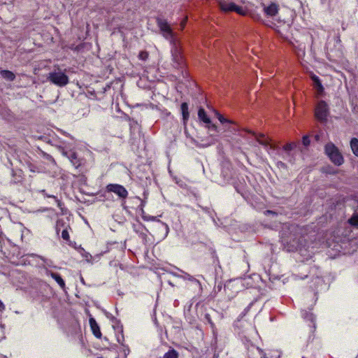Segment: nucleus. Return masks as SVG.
Returning a JSON list of instances; mask_svg holds the SVG:
<instances>
[{
    "label": "nucleus",
    "mask_w": 358,
    "mask_h": 358,
    "mask_svg": "<svg viewBox=\"0 0 358 358\" xmlns=\"http://www.w3.org/2000/svg\"><path fill=\"white\" fill-rule=\"evenodd\" d=\"M171 55L173 66L179 70L183 77L187 76V73L185 71L186 62L180 48L175 45L171 50Z\"/></svg>",
    "instance_id": "1"
},
{
    "label": "nucleus",
    "mask_w": 358,
    "mask_h": 358,
    "mask_svg": "<svg viewBox=\"0 0 358 358\" xmlns=\"http://www.w3.org/2000/svg\"><path fill=\"white\" fill-rule=\"evenodd\" d=\"M324 150L327 155L335 165L341 166L343 164V157L334 143H327L324 147Z\"/></svg>",
    "instance_id": "2"
},
{
    "label": "nucleus",
    "mask_w": 358,
    "mask_h": 358,
    "mask_svg": "<svg viewBox=\"0 0 358 358\" xmlns=\"http://www.w3.org/2000/svg\"><path fill=\"white\" fill-rule=\"evenodd\" d=\"M329 115V107L326 101L321 100L318 101L315 109V117L321 123H325Z\"/></svg>",
    "instance_id": "3"
},
{
    "label": "nucleus",
    "mask_w": 358,
    "mask_h": 358,
    "mask_svg": "<svg viewBox=\"0 0 358 358\" xmlns=\"http://www.w3.org/2000/svg\"><path fill=\"white\" fill-rule=\"evenodd\" d=\"M47 79L58 87H64L69 82L68 76L61 71L49 73Z\"/></svg>",
    "instance_id": "4"
},
{
    "label": "nucleus",
    "mask_w": 358,
    "mask_h": 358,
    "mask_svg": "<svg viewBox=\"0 0 358 358\" xmlns=\"http://www.w3.org/2000/svg\"><path fill=\"white\" fill-rule=\"evenodd\" d=\"M59 150L62 156L66 157L76 169H79L85 164V160L83 158L79 157L75 151L71 150H67L64 148H61Z\"/></svg>",
    "instance_id": "5"
},
{
    "label": "nucleus",
    "mask_w": 358,
    "mask_h": 358,
    "mask_svg": "<svg viewBox=\"0 0 358 358\" xmlns=\"http://www.w3.org/2000/svg\"><path fill=\"white\" fill-rule=\"evenodd\" d=\"M219 7L224 12H236L240 15H245V12L241 6H237L232 1L227 0H220Z\"/></svg>",
    "instance_id": "6"
},
{
    "label": "nucleus",
    "mask_w": 358,
    "mask_h": 358,
    "mask_svg": "<svg viewBox=\"0 0 358 358\" xmlns=\"http://www.w3.org/2000/svg\"><path fill=\"white\" fill-rule=\"evenodd\" d=\"M106 189L108 192L115 193L122 200H125L128 196V191L122 185L110 183L106 185Z\"/></svg>",
    "instance_id": "7"
},
{
    "label": "nucleus",
    "mask_w": 358,
    "mask_h": 358,
    "mask_svg": "<svg viewBox=\"0 0 358 358\" xmlns=\"http://www.w3.org/2000/svg\"><path fill=\"white\" fill-rule=\"evenodd\" d=\"M156 23L163 36L166 39L172 38L173 37V30L166 20L157 17Z\"/></svg>",
    "instance_id": "8"
},
{
    "label": "nucleus",
    "mask_w": 358,
    "mask_h": 358,
    "mask_svg": "<svg viewBox=\"0 0 358 358\" xmlns=\"http://www.w3.org/2000/svg\"><path fill=\"white\" fill-rule=\"evenodd\" d=\"M90 326L92 332V334L97 338H101V332L100 330V327L97 324L96 321L94 317H90L89 319Z\"/></svg>",
    "instance_id": "9"
},
{
    "label": "nucleus",
    "mask_w": 358,
    "mask_h": 358,
    "mask_svg": "<svg viewBox=\"0 0 358 358\" xmlns=\"http://www.w3.org/2000/svg\"><path fill=\"white\" fill-rule=\"evenodd\" d=\"M257 141L264 145L265 148L269 149H274V145L270 143V139L264 136L263 134H258L256 136Z\"/></svg>",
    "instance_id": "10"
},
{
    "label": "nucleus",
    "mask_w": 358,
    "mask_h": 358,
    "mask_svg": "<svg viewBox=\"0 0 358 358\" xmlns=\"http://www.w3.org/2000/svg\"><path fill=\"white\" fill-rule=\"evenodd\" d=\"M46 273L47 275H50L52 278H53L62 289H65V282L59 273L52 272L51 271H47Z\"/></svg>",
    "instance_id": "11"
},
{
    "label": "nucleus",
    "mask_w": 358,
    "mask_h": 358,
    "mask_svg": "<svg viewBox=\"0 0 358 358\" xmlns=\"http://www.w3.org/2000/svg\"><path fill=\"white\" fill-rule=\"evenodd\" d=\"M293 48L295 54L299 59H303L306 55V45L303 43H299L298 45H293Z\"/></svg>",
    "instance_id": "12"
},
{
    "label": "nucleus",
    "mask_w": 358,
    "mask_h": 358,
    "mask_svg": "<svg viewBox=\"0 0 358 358\" xmlns=\"http://www.w3.org/2000/svg\"><path fill=\"white\" fill-rule=\"evenodd\" d=\"M264 10L267 15L274 16L278 13V7L277 4L272 3L268 6L264 7Z\"/></svg>",
    "instance_id": "13"
},
{
    "label": "nucleus",
    "mask_w": 358,
    "mask_h": 358,
    "mask_svg": "<svg viewBox=\"0 0 358 358\" xmlns=\"http://www.w3.org/2000/svg\"><path fill=\"white\" fill-rule=\"evenodd\" d=\"M180 110L182 115L183 122L185 124L189 117L188 104L186 102H183L181 103Z\"/></svg>",
    "instance_id": "14"
},
{
    "label": "nucleus",
    "mask_w": 358,
    "mask_h": 358,
    "mask_svg": "<svg viewBox=\"0 0 358 358\" xmlns=\"http://www.w3.org/2000/svg\"><path fill=\"white\" fill-rule=\"evenodd\" d=\"M312 80L314 83V87L316 88L318 93L321 94L324 91V87L318 76L314 75L312 76Z\"/></svg>",
    "instance_id": "15"
},
{
    "label": "nucleus",
    "mask_w": 358,
    "mask_h": 358,
    "mask_svg": "<svg viewBox=\"0 0 358 358\" xmlns=\"http://www.w3.org/2000/svg\"><path fill=\"white\" fill-rule=\"evenodd\" d=\"M198 117L201 121L206 124H210V119L206 114L205 110L202 108H200L198 111Z\"/></svg>",
    "instance_id": "16"
},
{
    "label": "nucleus",
    "mask_w": 358,
    "mask_h": 358,
    "mask_svg": "<svg viewBox=\"0 0 358 358\" xmlns=\"http://www.w3.org/2000/svg\"><path fill=\"white\" fill-rule=\"evenodd\" d=\"M162 358H179V353L173 348L169 349Z\"/></svg>",
    "instance_id": "17"
},
{
    "label": "nucleus",
    "mask_w": 358,
    "mask_h": 358,
    "mask_svg": "<svg viewBox=\"0 0 358 358\" xmlns=\"http://www.w3.org/2000/svg\"><path fill=\"white\" fill-rule=\"evenodd\" d=\"M350 148L353 154L358 157V139L357 138H352L350 141Z\"/></svg>",
    "instance_id": "18"
},
{
    "label": "nucleus",
    "mask_w": 358,
    "mask_h": 358,
    "mask_svg": "<svg viewBox=\"0 0 358 358\" xmlns=\"http://www.w3.org/2000/svg\"><path fill=\"white\" fill-rule=\"evenodd\" d=\"M204 318L206 321L210 324L212 331L213 334H215L216 331V327L210 317V315L209 313H206L204 315Z\"/></svg>",
    "instance_id": "19"
},
{
    "label": "nucleus",
    "mask_w": 358,
    "mask_h": 358,
    "mask_svg": "<svg viewBox=\"0 0 358 358\" xmlns=\"http://www.w3.org/2000/svg\"><path fill=\"white\" fill-rule=\"evenodd\" d=\"M1 75L3 78L8 80H13L15 79V75L10 71L3 70L1 71Z\"/></svg>",
    "instance_id": "20"
},
{
    "label": "nucleus",
    "mask_w": 358,
    "mask_h": 358,
    "mask_svg": "<svg viewBox=\"0 0 358 358\" xmlns=\"http://www.w3.org/2000/svg\"><path fill=\"white\" fill-rule=\"evenodd\" d=\"M348 223L351 226L358 228V214H353L352 217L348 220Z\"/></svg>",
    "instance_id": "21"
},
{
    "label": "nucleus",
    "mask_w": 358,
    "mask_h": 358,
    "mask_svg": "<svg viewBox=\"0 0 358 358\" xmlns=\"http://www.w3.org/2000/svg\"><path fill=\"white\" fill-rule=\"evenodd\" d=\"M73 338L76 341H78L79 342L82 343L83 336L81 334L80 327L75 329L74 334H73Z\"/></svg>",
    "instance_id": "22"
},
{
    "label": "nucleus",
    "mask_w": 358,
    "mask_h": 358,
    "mask_svg": "<svg viewBox=\"0 0 358 358\" xmlns=\"http://www.w3.org/2000/svg\"><path fill=\"white\" fill-rule=\"evenodd\" d=\"M68 229H71V227L70 226H67L65 229H64L62 231V238L66 241H70V236H69V230Z\"/></svg>",
    "instance_id": "23"
},
{
    "label": "nucleus",
    "mask_w": 358,
    "mask_h": 358,
    "mask_svg": "<svg viewBox=\"0 0 358 358\" xmlns=\"http://www.w3.org/2000/svg\"><path fill=\"white\" fill-rule=\"evenodd\" d=\"M217 117L222 124H224V123L234 124V123L233 121L225 118L222 115H221L219 113H217Z\"/></svg>",
    "instance_id": "24"
},
{
    "label": "nucleus",
    "mask_w": 358,
    "mask_h": 358,
    "mask_svg": "<svg viewBox=\"0 0 358 358\" xmlns=\"http://www.w3.org/2000/svg\"><path fill=\"white\" fill-rule=\"evenodd\" d=\"M217 117L222 124H224V123L234 124V123L233 121L225 118L222 115H221L219 113H217Z\"/></svg>",
    "instance_id": "25"
},
{
    "label": "nucleus",
    "mask_w": 358,
    "mask_h": 358,
    "mask_svg": "<svg viewBox=\"0 0 358 358\" xmlns=\"http://www.w3.org/2000/svg\"><path fill=\"white\" fill-rule=\"evenodd\" d=\"M41 155L43 156V157L44 159H45L46 160L50 162L51 163H52L53 164H56V162H55V160L54 159V158L49 154L43 152V151H41Z\"/></svg>",
    "instance_id": "26"
},
{
    "label": "nucleus",
    "mask_w": 358,
    "mask_h": 358,
    "mask_svg": "<svg viewBox=\"0 0 358 358\" xmlns=\"http://www.w3.org/2000/svg\"><path fill=\"white\" fill-rule=\"evenodd\" d=\"M295 146L296 145L294 143H289L283 146V150L285 151H291L295 148Z\"/></svg>",
    "instance_id": "27"
},
{
    "label": "nucleus",
    "mask_w": 358,
    "mask_h": 358,
    "mask_svg": "<svg viewBox=\"0 0 358 358\" xmlns=\"http://www.w3.org/2000/svg\"><path fill=\"white\" fill-rule=\"evenodd\" d=\"M157 221L159 222V224L161 225V227L162 228H164V229L165 231V236H166L169 233V226L166 223L162 222L159 220H157Z\"/></svg>",
    "instance_id": "28"
},
{
    "label": "nucleus",
    "mask_w": 358,
    "mask_h": 358,
    "mask_svg": "<svg viewBox=\"0 0 358 358\" xmlns=\"http://www.w3.org/2000/svg\"><path fill=\"white\" fill-rule=\"evenodd\" d=\"M64 225H65V222L63 220H58L57 222V224H56L57 234H59L61 227H64Z\"/></svg>",
    "instance_id": "29"
},
{
    "label": "nucleus",
    "mask_w": 358,
    "mask_h": 358,
    "mask_svg": "<svg viewBox=\"0 0 358 358\" xmlns=\"http://www.w3.org/2000/svg\"><path fill=\"white\" fill-rule=\"evenodd\" d=\"M302 143L304 146H308L310 143L309 137L308 136H304L302 138Z\"/></svg>",
    "instance_id": "30"
},
{
    "label": "nucleus",
    "mask_w": 358,
    "mask_h": 358,
    "mask_svg": "<svg viewBox=\"0 0 358 358\" xmlns=\"http://www.w3.org/2000/svg\"><path fill=\"white\" fill-rule=\"evenodd\" d=\"M256 352H257L260 358H266V353L259 348H256Z\"/></svg>",
    "instance_id": "31"
},
{
    "label": "nucleus",
    "mask_w": 358,
    "mask_h": 358,
    "mask_svg": "<svg viewBox=\"0 0 358 358\" xmlns=\"http://www.w3.org/2000/svg\"><path fill=\"white\" fill-rule=\"evenodd\" d=\"M117 341L120 345H124L123 343L124 341V335L122 334V331L121 332L120 335L117 336Z\"/></svg>",
    "instance_id": "32"
},
{
    "label": "nucleus",
    "mask_w": 358,
    "mask_h": 358,
    "mask_svg": "<svg viewBox=\"0 0 358 358\" xmlns=\"http://www.w3.org/2000/svg\"><path fill=\"white\" fill-rule=\"evenodd\" d=\"M208 129L211 131L218 132L217 127L214 124H209Z\"/></svg>",
    "instance_id": "33"
},
{
    "label": "nucleus",
    "mask_w": 358,
    "mask_h": 358,
    "mask_svg": "<svg viewBox=\"0 0 358 358\" xmlns=\"http://www.w3.org/2000/svg\"><path fill=\"white\" fill-rule=\"evenodd\" d=\"M187 279L193 282L197 283L199 286H201V282H199V280L196 279L193 276L189 275Z\"/></svg>",
    "instance_id": "34"
},
{
    "label": "nucleus",
    "mask_w": 358,
    "mask_h": 358,
    "mask_svg": "<svg viewBox=\"0 0 358 358\" xmlns=\"http://www.w3.org/2000/svg\"><path fill=\"white\" fill-rule=\"evenodd\" d=\"M143 219L145 221H155L156 220V217L153 216H143Z\"/></svg>",
    "instance_id": "35"
},
{
    "label": "nucleus",
    "mask_w": 358,
    "mask_h": 358,
    "mask_svg": "<svg viewBox=\"0 0 358 358\" xmlns=\"http://www.w3.org/2000/svg\"><path fill=\"white\" fill-rule=\"evenodd\" d=\"M148 57V53L146 52H141L139 54V58L141 59H146Z\"/></svg>",
    "instance_id": "36"
},
{
    "label": "nucleus",
    "mask_w": 358,
    "mask_h": 358,
    "mask_svg": "<svg viewBox=\"0 0 358 358\" xmlns=\"http://www.w3.org/2000/svg\"><path fill=\"white\" fill-rule=\"evenodd\" d=\"M264 215H277V213L273 211V210H266V211H264Z\"/></svg>",
    "instance_id": "37"
},
{
    "label": "nucleus",
    "mask_w": 358,
    "mask_h": 358,
    "mask_svg": "<svg viewBox=\"0 0 358 358\" xmlns=\"http://www.w3.org/2000/svg\"><path fill=\"white\" fill-rule=\"evenodd\" d=\"M26 165H27V166H28V168H29L30 171H31V172H34L35 171V168L36 167L34 165L31 164L29 162H26Z\"/></svg>",
    "instance_id": "38"
},
{
    "label": "nucleus",
    "mask_w": 358,
    "mask_h": 358,
    "mask_svg": "<svg viewBox=\"0 0 358 358\" xmlns=\"http://www.w3.org/2000/svg\"><path fill=\"white\" fill-rule=\"evenodd\" d=\"M187 17H186L185 19H183L182 20V22H180V27L182 29H184L185 25H186V23H187Z\"/></svg>",
    "instance_id": "39"
},
{
    "label": "nucleus",
    "mask_w": 358,
    "mask_h": 358,
    "mask_svg": "<svg viewBox=\"0 0 358 358\" xmlns=\"http://www.w3.org/2000/svg\"><path fill=\"white\" fill-rule=\"evenodd\" d=\"M294 244L292 245V247L294 248L293 250H297L298 247L299 246V241H294Z\"/></svg>",
    "instance_id": "40"
},
{
    "label": "nucleus",
    "mask_w": 358,
    "mask_h": 358,
    "mask_svg": "<svg viewBox=\"0 0 358 358\" xmlns=\"http://www.w3.org/2000/svg\"><path fill=\"white\" fill-rule=\"evenodd\" d=\"M277 164H278V167H282V168H285V167H286L285 164V163H283L282 162H278L277 163Z\"/></svg>",
    "instance_id": "41"
},
{
    "label": "nucleus",
    "mask_w": 358,
    "mask_h": 358,
    "mask_svg": "<svg viewBox=\"0 0 358 358\" xmlns=\"http://www.w3.org/2000/svg\"><path fill=\"white\" fill-rule=\"evenodd\" d=\"M4 309V305L3 303L0 301V310Z\"/></svg>",
    "instance_id": "42"
},
{
    "label": "nucleus",
    "mask_w": 358,
    "mask_h": 358,
    "mask_svg": "<svg viewBox=\"0 0 358 358\" xmlns=\"http://www.w3.org/2000/svg\"><path fill=\"white\" fill-rule=\"evenodd\" d=\"M38 139H41V138H42V136H38Z\"/></svg>",
    "instance_id": "43"
},
{
    "label": "nucleus",
    "mask_w": 358,
    "mask_h": 358,
    "mask_svg": "<svg viewBox=\"0 0 358 358\" xmlns=\"http://www.w3.org/2000/svg\"><path fill=\"white\" fill-rule=\"evenodd\" d=\"M98 358H103V357H98Z\"/></svg>",
    "instance_id": "44"
}]
</instances>
